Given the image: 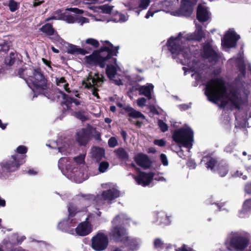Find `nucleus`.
<instances>
[{"label":"nucleus","mask_w":251,"mask_h":251,"mask_svg":"<svg viewBox=\"0 0 251 251\" xmlns=\"http://www.w3.org/2000/svg\"><path fill=\"white\" fill-rule=\"evenodd\" d=\"M205 94L209 100L220 102L222 106L229 104L238 108L240 104L246 101L248 93L242 90H229L223 78H216L206 84Z\"/></svg>","instance_id":"f257e3e1"},{"label":"nucleus","mask_w":251,"mask_h":251,"mask_svg":"<svg viewBox=\"0 0 251 251\" xmlns=\"http://www.w3.org/2000/svg\"><path fill=\"white\" fill-rule=\"evenodd\" d=\"M167 45L173 57L184 66L182 69L184 75H186L188 64V33L186 31L181 32L177 36L171 37L168 40Z\"/></svg>","instance_id":"f03ea898"},{"label":"nucleus","mask_w":251,"mask_h":251,"mask_svg":"<svg viewBox=\"0 0 251 251\" xmlns=\"http://www.w3.org/2000/svg\"><path fill=\"white\" fill-rule=\"evenodd\" d=\"M84 158V155H80L75 157L73 162L66 157L61 158L58 161V168L68 178L76 183H81L86 178Z\"/></svg>","instance_id":"7ed1b4c3"},{"label":"nucleus","mask_w":251,"mask_h":251,"mask_svg":"<svg viewBox=\"0 0 251 251\" xmlns=\"http://www.w3.org/2000/svg\"><path fill=\"white\" fill-rule=\"evenodd\" d=\"M105 42L106 44L99 50L95 51L92 54L85 57V62L88 67H92L99 65L100 67L103 68L107 62L115 63L116 61V58L111 56L117 55L118 49L108 41Z\"/></svg>","instance_id":"20e7f679"},{"label":"nucleus","mask_w":251,"mask_h":251,"mask_svg":"<svg viewBox=\"0 0 251 251\" xmlns=\"http://www.w3.org/2000/svg\"><path fill=\"white\" fill-rule=\"evenodd\" d=\"M26 74L28 76L27 83L29 87L34 92L46 95V91L49 88L47 79L39 68L33 70H26Z\"/></svg>","instance_id":"39448f33"},{"label":"nucleus","mask_w":251,"mask_h":251,"mask_svg":"<svg viewBox=\"0 0 251 251\" xmlns=\"http://www.w3.org/2000/svg\"><path fill=\"white\" fill-rule=\"evenodd\" d=\"M25 155L12 156V160L3 162L0 164V176H5L10 172L16 171L21 164L25 162Z\"/></svg>","instance_id":"423d86ee"},{"label":"nucleus","mask_w":251,"mask_h":251,"mask_svg":"<svg viewBox=\"0 0 251 251\" xmlns=\"http://www.w3.org/2000/svg\"><path fill=\"white\" fill-rule=\"evenodd\" d=\"M68 11H71L75 14H82L83 11L76 8H71L67 9L66 11L64 12V15L61 17H55L54 18L62 19V20L66 21L69 24L77 23L82 25L84 23H88L89 20L87 18L82 17H79L76 14H70Z\"/></svg>","instance_id":"0eeeda50"},{"label":"nucleus","mask_w":251,"mask_h":251,"mask_svg":"<svg viewBox=\"0 0 251 251\" xmlns=\"http://www.w3.org/2000/svg\"><path fill=\"white\" fill-rule=\"evenodd\" d=\"M109 243L108 237L103 232H98L91 239V247L95 251L105 250Z\"/></svg>","instance_id":"6e6552de"},{"label":"nucleus","mask_w":251,"mask_h":251,"mask_svg":"<svg viewBox=\"0 0 251 251\" xmlns=\"http://www.w3.org/2000/svg\"><path fill=\"white\" fill-rule=\"evenodd\" d=\"M91 73L87 79L84 81L83 84L85 87L91 89L93 95L98 99L99 98L96 87L100 86L103 82V77H100L98 74H95L92 76Z\"/></svg>","instance_id":"1a4fd4ad"},{"label":"nucleus","mask_w":251,"mask_h":251,"mask_svg":"<svg viewBox=\"0 0 251 251\" xmlns=\"http://www.w3.org/2000/svg\"><path fill=\"white\" fill-rule=\"evenodd\" d=\"M109 236L111 239L116 242H123L125 243L128 240L126 229L122 226H113L111 229Z\"/></svg>","instance_id":"9d476101"},{"label":"nucleus","mask_w":251,"mask_h":251,"mask_svg":"<svg viewBox=\"0 0 251 251\" xmlns=\"http://www.w3.org/2000/svg\"><path fill=\"white\" fill-rule=\"evenodd\" d=\"M249 244V239L244 236L234 235L229 241V246L236 251H244Z\"/></svg>","instance_id":"9b49d317"},{"label":"nucleus","mask_w":251,"mask_h":251,"mask_svg":"<svg viewBox=\"0 0 251 251\" xmlns=\"http://www.w3.org/2000/svg\"><path fill=\"white\" fill-rule=\"evenodd\" d=\"M239 38V36L237 35L234 31L229 29L222 39V46L226 50L235 47Z\"/></svg>","instance_id":"f8f14e48"},{"label":"nucleus","mask_w":251,"mask_h":251,"mask_svg":"<svg viewBox=\"0 0 251 251\" xmlns=\"http://www.w3.org/2000/svg\"><path fill=\"white\" fill-rule=\"evenodd\" d=\"M73 205H69L68 206V209L69 213V217L59 222L58 225V227L62 230H67L68 228L74 226L76 223L75 219H71L70 218V217H74L77 213L75 210H72Z\"/></svg>","instance_id":"ddd939ff"},{"label":"nucleus","mask_w":251,"mask_h":251,"mask_svg":"<svg viewBox=\"0 0 251 251\" xmlns=\"http://www.w3.org/2000/svg\"><path fill=\"white\" fill-rule=\"evenodd\" d=\"M173 139L176 142L180 144L184 147L188 146V129L181 128L176 130L173 136Z\"/></svg>","instance_id":"4468645a"},{"label":"nucleus","mask_w":251,"mask_h":251,"mask_svg":"<svg viewBox=\"0 0 251 251\" xmlns=\"http://www.w3.org/2000/svg\"><path fill=\"white\" fill-rule=\"evenodd\" d=\"M132 176L135 179L138 184L143 186H146L151 183L154 176V174L151 172L146 173L140 172L138 176H136L132 175Z\"/></svg>","instance_id":"2eb2a0df"},{"label":"nucleus","mask_w":251,"mask_h":251,"mask_svg":"<svg viewBox=\"0 0 251 251\" xmlns=\"http://www.w3.org/2000/svg\"><path fill=\"white\" fill-rule=\"evenodd\" d=\"M112 64H116L111 62H107V68L106 70V73L108 77L111 80H113L115 83L118 85H122V82L120 78H118V75L116 72L115 67Z\"/></svg>","instance_id":"dca6fc26"},{"label":"nucleus","mask_w":251,"mask_h":251,"mask_svg":"<svg viewBox=\"0 0 251 251\" xmlns=\"http://www.w3.org/2000/svg\"><path fill=\"white\" fill-rule=\"evenodd\" d=\"M211 14L208 8L203 5H199L197 8V18L201 23L210 20Z\"/></svg>","instance_id":"f3484780"},{"label":"nucleus","mask_w":251,"mask_h":251,"mask_svg":"<svg viewBox=\"0 0 251 251\" xmlns=\"http://www.w3.org/2000/svg\"><path fill=\"white\" fill-rule=\"evenodd\" d=\"M202 55L204 58H207L209 61H215L218 55L215 50L209 43H206L203 46Z\"/></svg>","instance_id":"a211bd4d"},{"label":"nucleus","mask_w":251,"mask_h":251,"mask_svg":"<svg viewBox=\"0 0 251 251\" xmlns=\"http://www.w3.org/2000/svg\"><path fill=\"white\" fill-rule=\"evenodd\" d=\"M91 231V225L87 221L80 223L75 228L76 233L79 236H86L90 233Z\"/></svg>","instance_id":"6ab92c4d"},{"label":"nucleus","mask_w":251,"mask_h":251,"mask_svg":"<svg viewBox=\"0 0 251 251\" xmlns=\"http://www.w3.org/2000/svg\"><path fill=\"white\" fill-rule=\"evenodd\" d=\"M89 133L87 128H82L76 132V140L80 145H86L90 140Z\"/></svg>","instance_id":"aec40b11"},{"label":"nucleus","mask_w":251,"mask_h":251,"mask_svg":"<svg viewBox=\"0 0 251 251\" xmlns=\"http://www.w3.org/2000/svg\"><path fill=\"white\" fill-rule=\"evenodd\" d=\"M136 163L139 166L145 169L150 167L151 161L148 156L143 153H138L134 157Z\"/></svg>","instance_id":"412c9836"},{"label":"nucleus","mask_w":251,"mask_h":251,"mask_svg":"<svg viewBox=\"0 0 251 251\" xmlns=\"http://www.w3.org/2000/svg\"><path fill=\"white\" fill-rule=\"evenodd\" d=\"M120 195L119 191L115 187L110 189L102 192L100 196H99V200L111 201Z\"/></svg>","instance_id":"4be33fe9"},{"label":"nucleus","mask_w":251,"mask_h":251,"mask_svg":"<svg viewBox=\"0 0 251 251\" xmlns=\"http://www.w3.org/2000/svg\"><path fill=\"white\" fill-rule=\"evenodd\" d=\"M171 14L175 16L187 17L188 15V1L187 0H182L179 9L176 11L172 12Z\"/></svg>","instance_id":"5701e85b"},{"label":"nucleus","mask_w":251,"mask_h":251,"mask_svg":"<svg viewBox=\"0 0 251 251\" xmlns=\"http://www.w3.org/2000/svg\"><path fill=\"white\" fill-rule=\"evenodd\" d=\"M40 30L49 36L54 35V37L51 38L54 41H62L63 40L60 39L59 36L57 34H54L55 30L53 28L52 25L50 24H47L43 25L42 27L40 28Z\"/></svg>","instance_id":"b1692460"},{"label":"nucleus","mask_w":251,"mask_h":251,"mask_svg":"<svg viewBox=\"0 0 251 251\" xmlns=\"http://www.w3.org/2000/svg\"><path fill=\"white\" fill-rule=\"evenodd\" d=\"M153 86L151 84H147V85L139 86L136 88L139 92V95H144L148 99L151 98V92L153 91Z\"/></svg>","instance_id":"393cba45"},{"label":"nucleus","mask_w":251,"mask_h":251,"mask_svg":"<svg viewBox=\"0 0 251 251\" xmlns=\"http://www.w3.org/2000/svg\"><path fill=\"white\" fill-rule=\"evenodd\" d=\"M91 157L93 160L99 161L104 157V150L99 147H93L91 150Z\"/></svg>","instance_id":"a878e982"},{"label":"nucleus","mask_w":251,"mask_h":251,"mask_svg":"<svg viewBox=\"0 0 251 251\" xmlns=\"http://www.w3.org/2000/svg\"><path fill=\"white\" fill-rule=\"evenodd\" d=\"M64 97V100L62 103V106L63 109L65 110H70L73 103H74L76 105L79 104V102L76 99L68 96H65Z\"/></svg>","instance_id":"bb28decb"},{"label":"nucleus","mask_w":251,"mask_h":251,"mask_svg":"<svg viewBox=\"0 0 251 251\" xmlns=\"http://www.w3.org/2000/svg\"><path fill=\"white\" fill-rule=\"evenodd\" d=\"M129 219L126 214L121 213L114 218L111 223L114 226H118V224H124L125 221H127L129 220Z\"/></svg>","instance_id":"cd10ccee"},{"label":"nucleus","mask_w":251,"mask_h":251,"mask_svg":"<svg viewBox=\"0 0 251 251\" xmlns=\"http://www.w3.org/2000/svg\"><path fill=\"white\" fill-rule=\"evenodd\" d=\"M126 111L128 113V115L133 118L144 119L145 116L139 111H138L131 107L127 106L125 108Z\"/></svg>","instance_id":"c85d7f7f"},{"label":"nucleus","mask_w":251,"mask_h":251,"mask_svg":"<svg viewBox=\"0 0 251 251\" xmlns=\"http://www.w3.org/2000/svg\"><path fill=\"white\" fill-rule=\"evenodd\" d=\"M67 52L71 54H81L83 55L88 53V52L85 51L84 49L72 44L68 46Z\"/></svg>","instance_id":"c756f323"},{"label":"nucleus","mask_w":251,"mask_h":251,"mask_svg":"<svg viewBox=\"0 0 251 251\" xmlns=\"http://www.w3.org/2000/svg\"><path fill=\"white\" fill-rule=\"evenodd\" d=\"M201 162H204L205 167L207 169H210L211 170L213 169L216 163L215 159L209 156H204L201 159Z\"/></svg>","instance_id":"7c9ffc66"},{"label":"nucleus","mask_w":251,"mask_h":251,"mask_svg":"<svg viewBox=\"0 0 251 251\" xmlns=\"http://www.w3.org/2000/svg\"><path fill=\"white\" fill-rule=\"evenodd\" d=\"M153 247L158 251H162L166 247L167 244H165L161 239L155 238L153 242Z\"/></svg>","instance_id":"2f4dec72"},{"label":"nucleus","mask_w":251,"mask_h":251,"mask_svg":"<svg viewBox=\"0 0 251 251\" xmlns=\"http://www.w3.org/2000/svg\"><path fill=\"white\" fill-rule=\"evenodd\" d=\"M56 84L60 88L65 90L67 92L70 93L69 90L68 83L65 80L64 77L56 78Z\"/></svg>","instance_id":"473e14b6"},{"label":"nucleus","mask_w":251,"mask_h":251,"mask_svg":"<svg viewBox=\"0 0 251 251\" xmlns=\"http://www.w3.org/2000/svg\"><path fill=\"white\" fill-rule=\"evenodd\" d=\"M75 116L82 122L86 121L88 118V112L85 110L78 111L75 113Z\"/></svg>","instance_id":"72a5a7b5"},{"label":"nucleus","mask_w":251,"mask_h":251,"mask_svg":"<svg viewBox=\"0 0 251 251\" xmlns=\"http://www.w3.org/2000/svg\"><path fill=\"white\" fill-rule=\"evenodd\" d=\"M196 30L195 32L194 39L200 41L204 37V33L201 25H196Z\"/></svg>","instance_id":"f704fd0d"},{"label":"nucleus","mask_w":251,"mask_h":251,"mask_svg":"<svg viewBox=\"0 0 251 251\" xmlns=\"http://www.w3.org/2000/svg\"><path fill=\"white\" fill-rule=\"evenodd\" d=\"M87 130L89 132V138L91 139V137H93L96 140H99L100 139V134L95 128H87Z\"/></svg>","instance_id":"c9c22d12"},{"label":"nucleus","mask_w":251,"mask_h":251,"mask_svg":"<svg viewBox=\"0 0 251 251\" xmlns=\"http://www.w3.org/2000/svg\"><path fill=\"white\" fill-rule=\"evenodd\" d=\"M55 144H56V146L58 147V151L62 153L65 154L66 152L68 151V148H69V145L68 144H65L63 146H58V144L55 142H52L51 143V145H48L49 147H50L52 148H55L56 147L54 146Z\"/></svg>","instance_id":"e433bc0d"},{"label":"nucleus","mask_w":251,"mask_h":251,"mask_svg":"<svg viewBox=\"0 0 251 251\" xmlns=\"http://www.w3.org/2000/svg\"><path fill=\"white\" fill-rule=\"evenodd\" d=\"M127 20V18L125 15L120 13H117L112 18V21L115 22H124Z\"/></svg>","instance_id":"4c0bfd02"},{"label":"nucleus","mask_w":251,"mask_h":251,"mask_svg":"<svg viewBox=\"0 0 251 251\" xmlns=\"http://www.w3.org/2000/svg\"><path fill=\"white\" fill-rule=\"evenodd\" d=\"M116 155L121 159H126L128 155L126 151L123 148H119L115 151Z\"/></svg>","instance_id":"58836bf2"},{"label":"nucleus","mask_w":251,"mask_h":251,"mask_svg":"<svg viewBox=\"0 0 251 251\" xmlns=\"http://www.w3.org/2000/svg\"><path fill=\"white\" fill-rule=\"evenodd\" d=\"M109 164L106 161H102L99 164L98 170L101 173H103L106 171L109 167Z\"/></svg>","instance_id":"ea45409f"},{"label":"nucleus","mask_w":251,"mask_h":251,"mask_svg":"<svg viewBox=\"0 0 251 251\" xmlns=\"http://www.w3.org/2000/svg\"><path fill=\"white\" fill-rule=\"evenodd\" d=\"M9 9L11 12H14L19 8L18 2L14 0H10L8 3Z\"/></svg>","instance_id":"a19ab883"},{"label":"nucleus","mask_w":251,"mask_h":251,"mask_svg":"<svg viewBox=\"0 0 251 251\" xmlns=\"http://www.w3.org/2000/svg\"><path fill=\"white\" fill-rule=\"evenodd\" d=\"M218 172L221 176H225L227 173L226 166L223 164L219 165Z\"/></svg>","instance_id":"79ce46f5"},{"label":"nucleus","mask_w":251,"mask_h":251,"mask_svg":"<svg viewBox=\"0 0 251 251\" xmlns=\"http://www.w3.org/2000/svg\"><path fill=\"white\" fill-rule=\"evenodd\" d=\"M84 200H87L90 201H95L98 202L99 200V196L96 197L93 195L86 194L82 196Z\"/></svg>","instance_id":"37998d69"},{"label":"nucleus","mask_w":251,"mask_h":251,"mask_svg":"<svg viewBox=\"0 0 251 251\" xmlns=\"http://www.w3.org/2000/svg\"><path fill=\"white\" fill-rule=\"evenodd\" d=\"M63 15H64V13H62L61 10H58L56 11L55 12H54L53 15L52 17L47 18L46 20V21L48 22L51 20H62V19H56V18H54V17H58V16L61 17Z\"/></svg>","instance_id":"c03bdc74"},{"label":"nucleus","mask_w":251,"mask_h":251,"mask_svg":"<svg viewBox=\"0 0 251 251\" xmlns=\"http://www.w3.org/2000/svg\"><path fill=\"white\" fill-rule=\"evenodd\" d=\"M108 144L110 148H114L117 146L118 144L117 139L115 137H111L108 140Z\"/></svg>","instance_id":"a18cd8bd"},{"label":"nucleus","mask_w":251,"mask_h":251,"mask_svg":"<svg viewBox=\"0 0 251 251\" xmlns=\"http://www.w3.org/2000/svg\"><path fill=\"white\" fill-rule=\"evenodd\" d=\"M86 43L92 45L94 48H97L99 43L97 40L93 38H89L86 40Z\"/></svg>","instance_id":"49530a36"},{"label":"nucleus","mask_w":251,"mask_h":251,"mask_svg":"<svg viewBox=\"0 0 251 251\" xmlns=\"http://www.w3.org/2000/svg\"><path fill=\"white\" fill-rule=\"evenodd\" d=\"M150 2V0H140L139 7L141 9H145L147 8Z\"/></svg>","instance_id":"de8ad7c7"},{"label":"nucleus","mask_w":251,"mask_h":251,"mask_svg":"<svg viewBox=\"0 0 251 251\" xmlns=\"http://www.w3.org/2000/svg\"><path fill=\"white\" fill-rule=\"evenodd\" d=\"M158 125L162 132H165L168 129L167 125L161 120H158Z\"/></svg>","instance_id":"09e8293b"},{"label":"nucleus","mask_w":251,"mask_h":251,"mask_svg":"<svg viewBox=\"0 0 251 251\" xmlns=\"http://www.w3.org/2000/svg\"><path fill=\"white\" fill-rule=\"evenodd\" d=\"M27 150V148L24 146H20L17 148V152L21 154H25Z\"/></svg>","instance_id":"8fccbe9b"},{"label":"nucleus","mask_w":251,"mask_h":251,"mask_svg":"<svg viewBox=\"0 0 251 251\" xmlns=\"http://www.w3.org/2000/svg\"><path fill=\"white\" fill-rule=\"evenodd\" d=\"M189 149L192 148L193 143L194 142L193 139V131L189 128Z\"/></svg>","instance_id":"3c124183"},{"label":"nucleus","mask_w":251,"mask_h":251,"mask_svg":"<svg viewBox=\"0 0 251 251\" xmlns=\"http://www.w3.org/2000/svg\"><path fill=\"white\" fill-rule=\"evenodd\" d=\"M146 102V100L144 98H141L137 100V103L139 106L143 107Z\"/></svg>","instance_id":"603ef678"},{"label":"nucleus","mask_w":251,"mask_h":251,"mask_svg":"<svg viewBox=\"0 0 251 251\" xmlns=\"http://www.w3.org/2000/svg\"><path fill=\"white\" fill-rule=\"evenodd\" d=\"M154 144L160 147H163L165 145L166 142L163 139L155 140L154 141Z\"/></svg>","instance_id":"864d4df0"},{"label":"nucleus","mask_w":251,"mask_h":251,"mask_svg":"<svg viewBox=\"0 0 251 251\" xmlns=\"http://www.w3.org/2000/svg\"><path fill=\"white\" fill-rule=\"evenodd\" d=\"M160 159L162 161V164L164 166H167L168 164V159L167 156L164 154H161L160 155Z\"/></svg>","instance_id":"5fc2aeb1"},{"label":"nucleus","mask_w":251,"mask_h":251,"mask_svg":"<svg viewBox=\"0 0 251 251\" xmlns=\"http://www.w3.org/2000/svg\"><path fill=\"white\" fill-rule=\"evenodd\" d=\"M113 6H110L108 5H103L102 6V10L106 13H109L111 12Z\"/></svg>","instance_id":"6e6d98bb"},{"label":"nucleus","mask_w":251,"mask_h":251,"mask_svg":"<svg viewBox=\"0 0 251 251\" xmlns=\"http://www.w3.org/2000/svg\"><path fill=\"white\" fill-rule=\"evenodd\" d=\"M165 249L167 251H176V247L171 244H167Z\"/></svg>","instance_id":"4d7b16f0"},{"label":"nucleus","mask_w":251,"mask_h":251,"mask_svg":"<svg viewBox=\"0 0 251 251\" xmlns=\"http://www.w3.org/2000/svg\"><path fill=\"white\" fill-rule=\"evenodd\" d=\"M245 191L248 194H251V183H247L245 187Z\"/></svg>","instance_id":"13d9d810"},{"label":"nucleus","mask_w":251,"mask_h":251,"mask_svg":"<svg viewBox=\"0 0 251 251\" xmlns=\"http://www.w3.org/2000/svg\"><path fill=\"white\" fill-rule=\"evenodd\" d=\"M196 167V164L193 160H189V169H195Z\"/></svg>","instance_id":"bf43d9fd"},{"label":"nucleus","mask_w":251,"mask_h":251,"mask_svg":"<svg viewBox=\"0 0 251 251\" xmlns=\"http://www.w3.org/2000/svg\"><path fill=\"white\" fill-rule=\"evenodd\" d=\"M154 12H151V10H149L146 15L145 18L148 19L150 16H152Z\"/></svg>","instance_id":"052dcab7"},{"label":"nucleus","mask_w":251,"mask_h":251,"mask_svg":"<svg viewBox=\"0 0 251 251\" xmlns=\"http://www.w3.org/2000/svg\"><path fill=\"white\" fill-rule=\"evenodd\" d=\"M43 2V1H39L38 0H35V1L33 4V6L36 7L38 5H39L40 4Z\"/></svg>","instance_id":"680f3d73"},{"label":"nucleus","mask_w":251,"mask_h":251,"mask_svg":"<svg viewBox=\"0 0 251 251\" xmlns=\"http://www.w3.org/2000/svg\"><path fill=\"white\" fill-rule=\"evenodd\" d=\"M179 108L181 110H186L188 108V106L186 104H182V105H180L179 106Z\"/></svg>","instance_id":"e2e57ef3"},{"label":"nucleus","mask_w":251,"mask_h":251,"mask_svg":"<svg viewBox=\"0 0 251 251\" xmlns=\"http://www.w3.org/2000/svg\"><path fill=\"white\" fill-rule=\"evenodd\" d=\"M155 180H157V181H166V180L165 179V178H164V177L163 176H159L158 177H155L154 178Z\"/></svg>","instance_id":"0e129e2a"},{"label":"nucleus","mask_w":251,"mask_h":251,"mask_svg":"<svg viewBox=\"0 0 251 251\" xmlns=\"http://www.w3.org/2000/svg\"><path fill=\"white\" fill-rule=\"evenodd\" d=\"M242 176H243V174L241 172H239V171H237L233 175L234 176H237V177H241Z\"/></svg>","instance_id":"69168bd1"},{"label":"nucleus","mask_w":251,"mask_h":251,"mask_svg":"<svg viewBox=\"0 0 251 251\" xmlns=\"http://www.w3.org/2000/svg\"><path fill=\"white\" fill-rule=\"evenodd\" d=\"M176 251H188L187 249L185 248V246L183 245L181 248L176 249Z\"/></svg>","instance_id":"338daca9"},{"label":"nucleus","mask_w":251,"mask_h":251,"mask_svg":"<svg viewBox=\"0 0 251 251\" xmlns=\"http://www.w3.org/2000/svg\"><path fill=\"white\" fill-rule=\"evenodd\" d=\"M10 251H25V250L22 249L21 248H15L13 249H11Z\"/></svg>","instance_id":"774afa93"}]
</instances>
